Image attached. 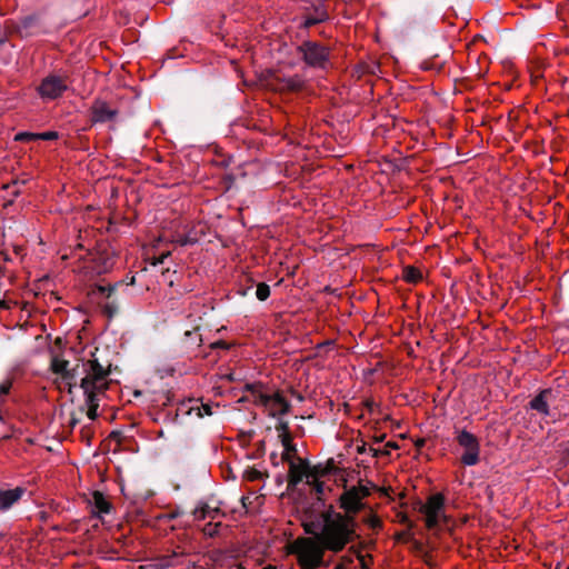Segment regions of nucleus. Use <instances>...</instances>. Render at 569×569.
<instances>
[{
    "instance_id": "4be33fe9",
    "label": "nucleus",
    "mask_w": 569,
    "mask_h": 569,
    "mask_svg": "<svg viewBox=\"0 0 569 569\" xmlns=\"http://www.w3.org/2000/svg\"><path fill=\"white\" fill-rule=\"evenodd\" d=\"M363 522L372 529H377L380 527V519L376 515H372V513H369L368 516H366L363 518Z\"/></svg>"
},
{
    "instance_id": "f704fd0d",
    "label": "nucleus",
    "mask_w": 569,
    "mask_h": 569,
    "mask_svg": "<svg viewBox=\"0 0 569 569\" xmlns=\"http://www.w3.org/2000/svg\"><path fill=\"white\" fill-rule=\"evenodd\" d=\"M262 569H277V568H276V567H273V566H266V567H263Z\"/></svg>"
},
{
    "instance_id": "393cba45",
    "label": "nucleus",
    "mask_w": 569,
    "mask_h": 569,
    "mask_svg": "<svg viewBox=\"0 0 569 569\" xmlns=\"http://www.w3.org/2000/svg\"><path fill=\"white\" fill-rule=\"evenodd\" d=\"M11 389V381L4 380L0 383V397L7 395Z\"/></svg>"
},
{
    "instance_id": "20e7f679",
    "label": "nucleus",
    "mask_w": 569,
    "mask_h": 569,
    "mask_svg": "<svg viewBox=\"0 0 569 569\" xmlns=\"http://www.w3.org/2000/svg\"><path fill=\"white\" fill-rule=\"evenodd\" d=\"M420 512L425 516V522L429 529L438 527L446 520L443 495L430 496L427 502L420 507Z\"/></svg>"
},
{
    "instance_id": "473e14b6",
    "label": "nucleus",
    "mask_w": 569,
    "mask_h": 569,
    "mask_svg": "<svg viewBox=\"0 0 569 569\" xmlns=\"http://www.w3.org/2000/svg\"><path fill=\"white\" fill-rule=\"evenodd\" d=\"M386 447L388 448L387 450L389 451V450H391V448H396L397 446L395 443L389 442V443H387Z\"/></svg>"
},
{
    "instance_id": "f03ea898",
    "label": "nucleus",
    "mask_w": 569,
    "mask_h": 569,
    "mask_svg": "<svg viewBox=\"0 0 569 569\" xmlns=\"http://www.w3.org/2000/svg\"><path fill=\"white\" fill-rule=\"evenodd\" d=\"M357 522L352 516L340 512H325L316 522L306 527V531L315 536L327 550H342L356 536Z\"/></svg>"
},
{
    "instance_id": "f257e3e1",
    "label": "nucleus",
    "mask_w": 569,
    "mask_h": 569,
    "mask_svg": "<svg viewBox=\"0 0 569 569\" xmlns=\"http://www.w3.org/2000/svg\"><path fill=\"white\" fill-rule=\"evenodd\" d=\"M51 368L54 373L59 375L56 380L58 387L67 389L69 393H72V389L78 386V377L81 376L79 386L86 396L87 416L90 420H94L98 417L99 395L109 386V370L96 359L70 369L67 360L57 357L52 359Z\"/></svg>"
},
{
    "instance_id": "6e6552de",
    "label": "nucleus",
    "mask_w": 569,
    "mask_h": 569,
    "mask_svg": "<svg viewBox=\"0 0 569 569\" xmlns=\"http://www.w3.org/2000/svg\"><path fill=\"white\" fill-rule=\"evenodd\" d=\"M306 63L313 68H326L328 63V50L316 42H305L299 47Z\"/></svg>"
},
{
    "instance_id": "4c0bfd02",
    "label": "nucleus",
    "mask_w": 569,
    "mask_h": 569,
    "mask_svg": "<svg viewBox=\"0 0 569 569\" xmlns=\"http://www.w3.org/2000/svg\"><path fill=\"white\" fill-rule=\"evenodd\" d=\"M567 569H569V567H567Z\"/></svg>"
},
{
    "instance_id": "4468645a",
    "label": "nucleus",
    "mask_w": 569,
    "mask_h": 569,
    "mask_svg": "<svg viewBox=\"0 0 569 569\" xmlns=\"http://www.w3.org/2000/svg\"><path fill=\"white\" fill-rule=\"evenodd\" d=\"M90 505L92 508V512L98 517H102L103 515L110 512L111 505L101 492H94L92 495Z\"/></svg>"
},
{
    "instance_id": "2eb2a0df",
    "label": "nucleus",
    "mask_w": 569,
    "mask_h": 569,
    "mask_svg": "<svg viewBox=\"0 0 569 569\" xmlns=\"http://www.w3.org/2000/svg\"><path fill=\"white\" fill-rule=\"evenodd\" d=\"M219 513L217 507H211L207 502H200L193 510V517L196 520L216 519Z\"/></svg>"
},
{
    "instance_id": "0eeeda50",
    "label": "nucleus",
    "mask_w": 569,
    "mask_h": 569,
    "mask_svg": "<svg viewBox=\"0 0 569 569\" xmlns=\"http://www.w3.org/2000/svg\"><path fill=\"white\" fill-rule=\"evenodd\" d=\"M457 441L463 449L461 462L469 467L477 465L480 456V445L478 439L472 433L462 430L458 433Z\"/></svg>"
},
{
    "instance_id": "a878e982",
    "label": "nucleus",
    "mask_w": 569,
    "mask_h": 569,
    "mask_svg": "<svg viewBox=\"0 0 569 569\" xmlns=\"http://www.w3.org/2000/svg\"><path fill=\"white\" fill-rule=\"evenodd\" d=\"M97 290L101 293V295H104L106 297H110L112 291L114 290V287H104V286H99L97 288Z\"/></svg>"
},
{
    "instance_id": "2f4dec72",
    "label": "nucleus",
    "mask_w": 569,
    "mask_h": 569,
    "mask_svg": "<svg viewBox=\"0 0 569 569\" xmlns=\"http://www.w3.org/2000/svg\"><path fill=\"white\" fill-rule=\"evenodd\" d=\"M386 447L388 448L387 450L389 451V450H391V448H396L397 446L395 443L389 442V443H387Z\"/></svg>"
},
{
    "instance_id": "1a4fd4ad",
    "label": "nucleus",
    "mask_w": 569,
    "mask_h": 569,
    "mask_svg": "<svg viewBox=\"0 0 569 569\" xmlns=\"http://www.w3.org/2000/svg\"><path fill=\"white\" fill-rule=\"evenodd\" d=\"M67 89L68 83L66 79L50 74L41 81L38 92L43 100H53L62 96Z\"/></svg>"
},
{
    "instance_id": "f3484780",
    "label": "nucleus",
    "mask_w": 569,
    "mask_h": 569,
    "mask_svg": "<svg viewBox=\"0 0 569 569\" xmlns=\"http://www.w3.org/2000/svg\"><path fill=\"white\" fill-rule=\"evenodd\" d=\"M357 451H358L359 453H361V455H362V453H367V452H368V453H370L372 457H378V456H380V455H389V453H390V451H388V450H381V449H377V448H373V447H367V445H366V443H362L361 446H359V447L357 448Z\"/></svg>"
},
{
    "instance_id": "dca6fc26",
    "label": "nucleus",
    "mask_w": 569,
    "mask_h": 569,
    "mask_svg": "<svg viewBox=\"0 0 569 569\" xmlns=\"http://www.w3.org/2000/svg\"><path fill=\"white\" fill-rule=\"evenodd\" d=\"M180 565H182V562L180 561L179 556L177 553H172L158 559L154 563L146 566V569H168Z\"/></svg>"
},
{
    "instance_id": "72a5a7b5",
    "label": "nucleus",
    "mask_w": 569,
    "mask_h": 569,
    "mask_svg": "<svg viewBox=\"0 0 569 569\" xmlns=\"http://www.w3.org/2000/svg\"><path fill=\"white\" fill-rule=\"evenodd\" d=\"M204 533H207L209 536H212L213 535V530L212 529H204Z\"/></svg>"
},
{
    "instance_id": "f8f14e48",
    "label": "nucleus",
    "mask_w": 569,
    "mask_h": 569,
    "mask_svg": "<svg viewBox=\"0 0 569 569\" xmlns=\"http://www.w3.org/2000/svg\"><path fill=\"white\" fill-rule=\"evenodd\" d=\"M555 399V393L551 389L542 390L530 401V408L536 410L538 413L547 417L550 415L549 406Z\"/></svg>"
},
{
    "instance_id": "bb28decb",
    "label": "nucleus",
    "mask_w": 569,
    "mask_h": 569,
    "mask_svg": "<svg viewBox=\"0 0 569 569\" xmlns=\"http://www.w3.org/2000/svg\"><path fill=\"white\" fill-rule=\"evenodd\" d=\"M356 560L355 553L351 556H345L342 557L340 562H345L350 569H352V565Z\"/></svg>"
},
{
    "instance_id": "e433bc0d",
    "label": "nucleus",
    "mask_w": 569,
    "mask_h": 569,
    "mask_svg": "<svg viewBox=\"0 0 569 569\" xmlns=\"http://www.w3.org/2000/svg\"><path fill=\"white\" fill-rule=\"evenodd\" d=\"M283 443H284L286 448L289 449V443L287 442V440H283Z\"/></svg>"
},
{
    "instance_id": "c85d7f7f",
    "label": "nucleus",
    "mask_w": 569,
    "mask_h": 569,
    "mask_svg": "<svg viewBox=\"0 0 569 569\" xmlns=\"http://www.w3.org/2000/svg\"><path fill=\"white\" fill-rule=\"evenodd\" d=\"M311 485H315V489L318 493L323 492V485L321 482H318L317 480L313 481Z\"/></svg>"
},
{
    "instance_id": "9d476101",
    "label": "nucleus",
    "mask_w": 569,
    "mask_h": 569,
    "mask_svg": "<svg viewBox=\"0 0 569 569\" xmlns=\"http://www.w3.org/2000/svg\"><path fill=\"white\" fill-rule=\"evenodd\" d=\"M256 402L262 406L271 417H280L287 413L289 403L279 395H259Z\"/></svg>"
},
{
    "instance_id": "aec40b11",
    "label": "nucleus",
    "mask_w": 569,
    "mask_h": 569,
    "mask_svg": "<svg viewBox=\"0 0 569 569\" xmlns=\"http://www.w3.org/2000/svg\"><path fill=\"white\" fill-rule=\"evenodd\" d=\"M283 81H284V87L290 90H296V89L300 88L302 84V80L298 77H289V78L283 79Z\"/></svg>"
},
{
    "instance_id": "5701e85b",
    "label": "nucleus",
    "mask_w": 569,
    "mask_h": 569,
    "mask_svg": "<svg viewBox=\"0 0 569 569\" xmlns=\"http://www.w3.org/2000/svg\"><path fill=\"white\" fill-rule=\"evenodd\" d=\"M17 141H30V140H37V133L32 132H19L16 134L14 138Z\"/></svg>"
},
{
    "instance_id": "6ab92c4d",
    "label": "nucleus",
    "mask_w": 569,
    "mask_h": 569,
    "mask_svg": "<svg viewBox=\"0 0 569 569\" xmlns=\"http://www.w3.org/2000/svg\"><path fill=\"white\" fill-rule=\"evenodd\" d=\"M256 296L259 300L264 301L270 296V288L266 283H259L257 286Z\"/></svg>"
},
{
    "instance_id": "412c9836",
    "label": "nucleus",
    "mask_w": 569,
    "mask_h": 569,
    "mask_svg": "<svg viewBox=\"0 0 569 569\" xmlns=\"http://www.w3.org/2000/svg\"><path fill=\"white\" fill-rule=\"evenodd\" d=\"M199 328L197 327L194 330H186L184 337L187 340H192V342L200 345L202 339L201 336L198 333Z\"/></svg>"
},
{
    "instance_id": "a211bd4d",
    "label": "nucleus",
    "mask_w": 569,
    "mask_h": 569,
    "mask_svg": "<svg viewBox=\"0 0 569 569\" xmlns=\"http://www.w3.org/2000/svg\"><path fill=\"white\" fill-rule=\"evenodd\" d=\"M421 277V272L416 268L407 267L403 270V278L409 282H417Z\"/></svg>"
},
{
    "instance_id": "c756f323",
    "label": "nucleus",
    "mask_w": 569,
    "mask_h": 569,
    "mask_svg": "<svg viewBox=\"0 0 569 569\" xmlns=\"http://www.w3.org/2000/svg\"><path fill=\"white\" fill-rule=\"evenodd\" d=\"M211 348H227V345L222 341L211 343Z\"/></svg>"
},
{
    "instance_id": "c9c22d12",
    "label": "nucleus",
    "mask_w": 569,
    "mask_h": 569,
    "mask_svg": "<svg viewBox=\"0 0 569 569\" xmlns=\"http://www.w3.org/2000/svg\"><path fill=\"white\" fill-rule=\"evenodd\" d=\"M107 308L109 310V315L111 316L114 312V310H112L109 306H107Z\"/></svg>"
},
{
    "instance_id": "7ed1b4c3",
    "label": "nucleus",
    "mask_w": 569,
    "mask_h": 569,
    "mask_svg": "<svg viewBox=\"0 0 569 569\" xmlns=\"http://www.w3.org/2000/svg\"><path fill=\"white\" fill-rule=\"evenodd\" d=\"M327 548L315 536L297 539L292 545V552L297 555L298 562L303 569H316L321 566Z\"/></svg>"
},
{
    "instance_id": "39448f33",
    "label": "nucleus",
    "mask_w": 569,
    "mask_h": 569,
    "mask_svg": "<svg viewBox=\"0 0 569 569\" xmlns=\"http://www.w3.org/2000/svg\"><path fill=\"white\" fill-rule=\"evenodd\" d=\"M370 495V490L366 486H353L347 489L340 497V507L345 510L342 516H352L359 512L365 503L362 500Z\"/></svg>"
},
{
    "instance_id": "ddd939ff",
    "label": "nucleus",
    "mask_w": 569,
    "mask_h": 569,
    "mask_svg": "<svg viewBox=\"0 0 569 569\" xmlns=\"http://www.w3.org/2000/svg\"><path fill=\"white\" fill-rule=\"evenodd\" d=\"M26 489L16 487L12 489H0V511H7L17 503L24 495Z\"/></svg>"
},
{
    "instance_id": "423d86ee",
    "label": "nucleus",
    "mask_w": 569,
    "mask_h": 569,
    "mask_svg": "<svg viewBox=\"0 0 569 569\" xmlns=\"http://www.w3.org/2000/svg\"><path fill=\"white\" fill-rule=\"evenodd\" d=\"M328 471L327 468H322L320 465L310 468L305 460L299 459L298 461H291L289 467L290 483L297 485L302 480L311 485L316 481L319 475H323Z\"/></svg>"
},
{
    "instance_id": "b1692460",
    "label": "nucleus",
    "mask_w": 569,
    "mask_h": 569,
    "mask_svg": "<svg viewBox=\"0 0 569 569\" xmlns=\"http://www.w3.org/2000/svg\"><path fill=\"white\" fill-rule=\"evenodd\" d=\"M58 138V133L56 131H47L42 133H37V139L42 140H54Z\"/></svg>"
},
{
    "instance_id": "cd10ccee",
    "label": "nucleus",
    "mask_w": 569,
    "mask_h": 569,
    "mask_svg": "<svg viewBox=\"0 0 569 569\" xmlns=\"http://www.w3.org/2000/svg\"><path fill=\"white\" fill-rule=\"evenodd\" d=\"M355 557H356V560L358 561L359 566L361 567V569H366L367 563H366L365 557L360 553H355Z\"/></svg>"
},
{
    "instance_id": "7c9ffc66",
    "label": "nucleus",
    "mask_w": 569,
    "mask_h": 569,
    "mask_svg": "<svg viewBox=\"0 0 569 569\" xmlns=\"http://www.w3.org/2000/svg\"><path fill=\"white\" fill-rule=\"evenodd\" d=\"M335 569H350L345 562H339Z\"/></svg>"
},
{
    "instance_id": "9b49d317",
    "label": "nucleus",
    "mask_w": 569,
    "mask_h": 569,
    "mask_svg": "<svg viewBox=\"0 0 569 569\" xmlns=\"http://www.w3.org/2000/svg\"><path fill=\"white\" fill-rule=\"evenodd\" d=\"M91 114L93 122H107L116 118L117 110L111 108L106 101L96 100L91 108Z\"/></svg>"
}]
</instances>
